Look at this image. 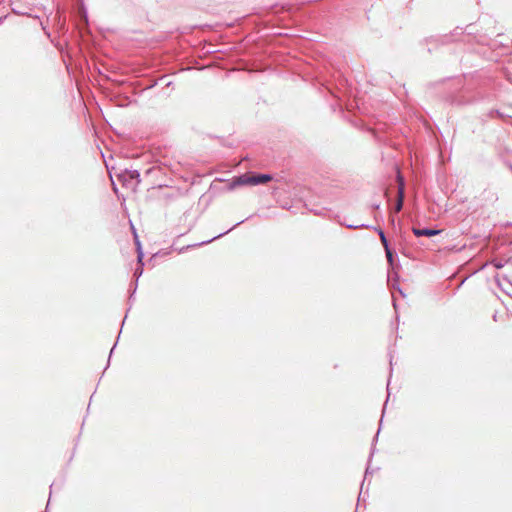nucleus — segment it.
I'll return each instance as SVG.
<instances>
[{"mask_svg": "<svg viewBox=\"0 0 512 512\" xmlns=\"http://www.w3.org/2000/svg\"><path fill=\"white\" fill-rule=\"evenodd\" d=\"M346 227L349 229H362V228L369 229V228H371L370 225H366V224H359V225L347 224Z\"/></svg>", "mask_w": 512, "mask_h": 512, "instance_id": "nucleus-12", "label": "nucleus"}, {"mask_svg": "<svg viewBox=\"0 0 512 512\" xmlns=\"http://www.w3.org/2000/svg\"><path fill=\"white\" fill-rule=\"evenodd\" d=\"M243 222H244V220H242V221H240V222L236 223L232 228L228 229V230H227V231H225V232L220 233V234H219V235H217V236H214L213 238H211V239H209V240L203 241V242H201V243H199V244H196V245H188L186 248L181 249V252H182L184 249H188V248H190V247H194V246H201V245H205V244L211 243L212 241H214V240H216V239H218V238H220V237H222V236H224V235L228 234L230 231H232L235 227L239 226V225H240V224H242Z\"/></svg>", "mask_w": 512, "mask_h": 512, "instance_id": "nucleus-6", "label": "nucleus"}, {"mask_svg": "<svg viewBox=\"0 0 512 512\" xmlns=\"http://www.w3.org/2000/svg\"><path fill=\"white\" fill-rule=\"evenodd\" d=\"M115 346H116V344H114V346L111 348L110 355L113 353Z\"/></svg>", "mask_w": 512, "mask_h": 512, "instance_id": "nucleus-17", "label": "nucleus"}, {"mask_svg": "<svg viewBox=\"0 0 512 512\" xmlns=\"http://www.w3.org/2000/svg\"><path fill=\"white\" fill-rule=\"evenodd\" d=\"M412 232L416 237H432L441 233V230L434 228H418L413 227Z\"/></svg>", "mask_w": 512, "mask_h": 512, "instance_id": "nucleus-5", "label": "nucleus"}, {"mask_svg": "<svg viewBox=\"0 0 512 512\" xmlns=\"http://www.w3.org/2000/svg\"><path fill=\"white\" fill-rule=\"evenodd\" d=\"M372 473H373V471L371 470L370 465L368 464V466H367V468H366V470H365L364 480H363V482H362V484H361V490L363 489L364 483H365V481L367 480L368 476H369L370 474H372ZM360 494H362V491L360 492ZM360 499H361V495H359L358 503L360 502Z\"/></svg>", "mask_w": 512, "mask_h": 512, "instance_id": "nucleus-11", "label": "nucleus"}, {"mask_svg": "<svg viewBox=\"0 0 512 512\" xmlns=\"http://www.w3.org/2000/svg\"><path fill=\"white\" fill-rule=\"evenodd\" d=\"M372 208L375 209V210H378L380 208V204L379 203L373 204Z\"/></svg>", "mask_w": 512, "mask_h": 512, "instance_id": "nucleus-14", "label": "nucleus"}, {"mask_svg": "<svg viewBox=\"0 0 512 512\" xmlns=\"http://www.w3.org/2000/svg\"><path fill=\"white\" fill-rule=\"evenodd\" d=\"M387 389L389 390V384L387 385ZM389 398H390V393L388 392L387 399H389ZM386 401H388V400H386ZM385 404H387V402H385ZM385 406H386V405H384V407H385ZM384 410H385V408L383 409V411H384Z\"/></svg>", "mask_w": 512, "mask_h": 512, "instance_id": "nucleus-15", "label": "nucleus"}, {"mask_svg": "<svg viewBox=\"0 0 512 512\" xmlns=\"http://www.w3.org/2000/svg\"><path fill=\"white\" fill-rule=\"evenodd\" d=\"M135 244H136V248H137V264H141V266H144V263H143L144 253L142 251L141 243L136 234H135Z\"/></svg>", "mask_w": 512, "mask_h": 512, "instance_id": "nucleus-8", "label": "nucleus"}, {"mask_svg": "<svg viewBox=\"0 0 512 512\" xmlns=\"http://www.w3.org/2000/svg\"><path fill=\"white\" fill-rule=\"evenodd\" d=\"M404 187H405L404 179L402 178V176L400 174H398V199L395 202L394 207H393V210L395 213L400 212L403 208L404 195H405Z\"/></svg>", "mask_w": 512, "mask_h": 512, "instance_id": "nucleus-4", "label": "nucleus"}, {"mask_svg": "<svg viewBox=\"0 0 512 512\" xmlns=\"http://www.w3.org/2000/svg\"><path fill=\"white\" fill-rule=\"evenodd\" d=\"M373 456V452L370 453L369 462L371 461V457Z\"/></svg>", "mask_w": 512, "mask_h": 512, "instance_id": "nucleus-18", "label": "nucleus"}, {"mask_svg": "<svg viewBox=\"0 0 512 512\" xmlns=\"http://www.w3.org/2000/svg\"><path fill=\"white\" fill-rule=\"evenodd\" d=\"M273 176L271 174H260V173H244L239 176L233 177L230 181L228 188L233 190L239 186H255L260 184H266L271 181Z\"/></svg>", "mask_w": 512, "mask_h": 512, "instance_id": "nucleus-1", "label": "nucleus"}, {"mask_svg": "<svg viewBox=\"0 0 512 512\" xmlns=\"http://www.w3.org/2000/svg\"><path fill=\"white\" fill-rule=\"evenodd\" d=\"M142 274H143V266H141V264H138V267L134 271V278H135V280H134V283H133V287L131 286L130 299L132 298V296L136 292L137 285H138V280H139V278L141 277Z\"/></svg>", "mask_w": 512, "mask_h": 512, "instance_id": "nucleus-7", "label": "nucleus"}, {"mask_svg": "<svg viewBox=\"0 0 512 512\" xmlns=\"http://www.w3.org/2000/svg\"><path fill=\"white\" fill-rule=\"evenodd\" d=\"M119 180L127 187H136L140 183V173L138 170H124L118 176Z\"/></svg>", "mask_w": 512, "mask_h": 512, "instance_id": "nucleus-2", "label": "nucleus"}, {"mask_svg": "<svg viewBox=\"0 0 512 512\" xmlns=\"http://www.w3.org/2000/svg\"><path fill=\"white\" fill-rule=\"evenodd\" d=\"M494 266L497 268V269H500L503 267V264L501 261H494Z\"/></svg>", "mask_w": 512, "mask_h": 512, "instance_id": "nucleus-13", "label": "nucleus"}, {"mask_svg": "<svg viewBox=\"0 0 512 512\" xmlns=\"http://www.w3.org/2000/svg\"><path fill=\"white\" fill-rule=\"evenodd\" d=\"M374 230H375V231L377 232V234L379 235L380 240H381V243H382V245H383L384 249L386 250L387 248H390V246H389V242H388V240H387V238H386V235H385L384 231H383L381 228H379V227H378V228H377V227H374Z\"/></svg>", "mask_w": 512, "mask_h": 512, "instance_id": "nucleus-9", "label": "nucleus"}, {"mask_svg": "<svg viewBox=\"0 0 512 512\" xmlns=\"http://www.w3.org/2000/svg\"><path fill=\"white\" fill-rule=\"evenodd\" d=\"M386 258L391 267L394 265V258L396 257L395 252L391 248L385 250Z\"/></svg>", "mask_w": 512, "mask_h": 512, "instance_id": "nucleus-10", "label": "nucleus"}, {"mask_svg": "<svg viewBox=\"0 0 512 512\" xmlns=\"http://www.w3.org/2000/svg\"><path fill=\"white\" fill-rule=\"evenodd\" d=\"M152 170H153V168H149V169H147V170H146V172H145V173H146V174H149V173H151V172H152Z\"/></svg>", "mask_w": 512, "mask_h": 512, "instance_id": "nucleus-16", "label": "nucleus"}, {"mask_svg": "<svg viewBox=\"0 0 512 512\" xmlns=\"http://www.w3.org/2000/svg\"><path fill=\"white\" fill-rule=\"evenodd\" d=\"M474 33V25L470 24L467 25L465 29H462L460 27H456L454 31L450 35H443L440 37V40L443 44L449 43L451 41L458 40L457 37L461 36L463 34H466L468 37H470Z\"/></svg>", "mask_w": 512, "mask_h": 512, "instance_id": "nucleus-3", "label": "nucleus"}]
</instances>
